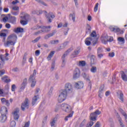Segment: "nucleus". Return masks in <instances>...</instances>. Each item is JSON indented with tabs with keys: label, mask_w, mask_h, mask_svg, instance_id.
<instances>
[{
	"label": "nucleus",
	"mask_w": 127,
	"mask_h": 127,
	"mask_svg": "<svg viewBox=\"0 0 127 127\" xmlns=\"http://www.w3.org/2000/svg\"><path fill=\"white\" fill-rule=\"evenodd\" d=\"M69 16L72 17V19L73 22H75L76 17H75V13H73V14H70Z\"/></svg>",
	"instance_id": "e433bc0d"
},
{
	"label": "nucleus",
	"mask_w": 127,
	"mask_h": 127,
	"mask_svg": "<svg viewBox=\"0 0 127 127\" xmlns=\"http://www.w3.org/2000/svg\"><path fill=\"white\" fill-rule=\"evenodd\" d=\"M61 108V105H57L55 108V112H58L59 109Z\"/></svg>",
	"instance_id": "58836bf2"
},
{
	"label": "nucleus",
	"mask_w": 127,
	"mask_h": 127,
	"mask_svg": "<svg viewBox=\"0 0 127 127\" xmlns=\"http://www.w3.org/2000/svg\"><path fill=\"white\" fill-rule=\"evenodd\" d=\"M82 77H83L84 79H85L87 81V82H90V78H89V74H87L86 73L84 72L82 74Z\"/></svg>",
	"instance_id": "b1692460"
},
{
	"label": "nucleus",
	"mask_w": 127,
	"mask_h": 127,
	"mask_svg": "<svg viewBox=\"0 0 127 127\" xmlns=\"http://www.w3.org/2000/svg\"><path fill=\"white\" fill-rule=\"evenodd\" d=\"M91 30L92 27H91V26L87 24L85 31L86 34H88V33H91Z\"/></svg>",
	"instance_id": "412c9836"
},
{
	"label": "nucleus",
	"mask_w": 127,
	"mask_h": 127,
	"mask_svg": "<svg viewBox=\"0 0 127 127\" xmlns=\"http://www.w3.org/2000/svg\"><path fill=\"white\" fill-rule=\"evenodd\" d=\"M61 108L65 113H70L72 111L71 107L67 104H62Z\"/></svg>",
	"instance_id": "39448f33"
},
{
	"label": "nucleus",
	"mask_w": 127,
	"mask_h": 127,
	"mask_svg": "<svg viewBox=\"0 0 127 127\" xmlns=\"http://www.w3.org/2000/svg\"><path fill=\"white\" fill-rule=\"evenodd\" d=\"M39 91H40V88H37L36 89V91L35 92V96H39L38 95V93H39Z\"/></svg>",
	"instance_id": "864d4df0"
},
{
	"label": "nucleus",
	"mask_w": 127,
	"mask_h": 127,
	"mask_svg": "<svg viewBox=\"0 0 127 127\" xmlns=\"http://www.w3.org/2000/svg\"><path fill=\"white\" fill-rule=\"evenodd\" d=\"M119 122L120 123L121 127H125V125H124V123H123V122H122V118H119Z\"/></svg>",
	"instance_id": "49530a36"
},
{
	"label": "nucleus",
	"mask_w": 127,
	"mask_h": 127,
	"mask_svg": "<svg viewBox=\"0 0 127 127\" xmlns=\"http://www.w3.org/2000/svg\"><path fill=\"white\" fill-rule=\"evenodd\" d=\"M26 85H27V79L25 78V79H24L23 82L21 85V87L20 89V92H21V91H23V90H24V89H25V86Z\"/></svg>",
	"instance_id": "ddd939ff"
},
{
	"label": "nucleus",
	"mask_w": 127,
	"mask_h": 127,
	"mask_svg": "<svg viewBox=\"0 0 127 127\" xmlns=\"http://www.w3.org/2000/svg\"><path fill=\"white\" fill-rule=\"evenodd\" d=\"M95 58H96L95 57V56L91 55V56L90 57L91 64H95Z\"/></svg>",
	"instance_id": "7c9ffc66"
},
{
	"label": "nucleus",
	"mask_w": 127,
	"mask_h": 127,
	"mask_svg": "<svg viewBox=\"0 0 127 127\" xmlns=\"http://www.w3.org/2000/svg\"><path fill=\"white\" fill-rule=\"evenodd\" d=\"M7 16H9V23L11 24H16V17L13 16H11L10 14H8Z\"/></svg>",
	"instance_id": "1a4fd4ad"
},
{
	"label": "nucleus",
	"mask_w": 127,
	"mask_h": 127,
	"mask_svg": "<svg viewBox=\"0 0 127 127\" xmlns=\"http://www.w3.org/2000/svg\"><path fill=\"white\" fill-rule=\"evenodd\" d=\"M32 14H37V15H40L43 13V11L42 10H33L32 11Z\"/></svg>",
	"instance_id": "4be33fe9"
},
{
	"label": "nucleus",
	"mask_w": 127,
	"mask_h": 127,
	"mask_svg": "<svg viewBox=\"0 0 127 127\" xmlns=\"http://www.w3.org/2000/svg\"><path fill=\"white\" fill-rule=\"evenodd\" d=\"M29 17V15L28 14H24V16H21L20 18L22 19H24V20H27L28 19V18Z\"/></svg>",
	"instance_id": "cd10ccee"
},
{
	"label": "nucleus",
	"mask_w": 127,
	"mask_h": 127,
	"mask_svg": "<svg viewBox=\"0 0 127 127\" xmlns=\"http://www.w3.org/2000/svg\"><path fill=\"white\" fill-rule=\"evenodd\" d=\"M1 115H7V108L4 106H2L0 109Z\"/></svg>",
	"instance_id": "dca6fc26"
},
{
	"label": "nucleus",
	"mask_w": 127,
	"mask_h": 127,
	"mask_svg": "<svg viewBox=\"0 0 127 127\" xmlns=\"http://www.w3.org/2000/svg\"><path fill=\"white\" fill-rule=\"evenodd\" d=\"M73 92V86L70 83H67L65 84L64 89L61 90L60 94L58 97L59 103H62L66 100L69 93H72Z\"/></svg>",
	"instance_id": "f257e3e1"
},
{
	"label": "nucleus",
	"mask_w": 127,
	"mask_h": 127,
	"mask_svg": "<svg viewBox=\"0 0 127 127\" xmlns=\"http://www.w3.org/2000/svg\"><path fill=\"white\" fill-rule=\"evenodd\" d=\"M14 32H15V33H21L23 32L24 30H23V28H22L18 27L16 29H14Z\"/></svg>",
	"instance_id": "aec40b11"
},
{
	"label": "nucleus",
	"mask_w": 127,
	"mask_h": 127,
	"mask_svg": "<svg viewBox=\"0 0 127 127\" xmlns=\"http://www.w3.org/2000/svg\"><path fill=\"white\" fill-rule=\"evenodd\" d=\"M55 68V62H53L52 63V65H51L52 71H53L54 70Z\"/></svg>",
	"instance_id": "09e8293b"
},
{
	"label": "nucleus",
	"mask_w": 127,
	"mask_h": 127,
	"mask_svg": "<svg viewBox=\"0 0 127 127\" xmlns=\"http://www.w3.org/2000/svg\"><path fill=\"white\" fill-rule=\"evenodd\" d=\"M85 123H86V119H84L82 122V123L79 125V127H84V125H85Z\"/></svg>",
	"instance_id": "6e6d98bb"
},
{
	"label": "nucleus",
	"mask_w": 127,
	"mask_h": 127,
	"mask_svg": "<svg viewBox=\"0 0 127 127\" xmlns=\"http://www.w3.org/2000/svg\"><path fill=\"white\" fill-rule=\"evenodd\" d=\"M9 19V16H5L3 18V21H4V22H6V21H8V22Z\"/></svg>",
	"instance_id": "37998d69"
},
{
	"label": "nucleus",
	"mask_w": 127,
	"mask_h": 127,
	"mask_svg": "<svg viewBox=\"0 0 127 127\" xmlns=\"http://www.w3.org/2000/svg\"><path fill=\"white\" fill-rule=\"evenodd\" d=\"M15 88H16V86H15V84L12 85L11 91H12V92H14L15 91Z\"/></svg>",
	"instance_id": "052dcab7"
},
{
	"label": "nucleus",
	"mask_w": 127,
	"mask_h": 127,
	"mask_svg": "<svg viewBox=\"0 0 127 127\" xmlns=\"http://www.w3.org/2000/svg\"><path fill=\"white\" fill-rule=\"evenodd\" d=\"M74 87L76 89H82L84 87V83L82 81H78L75 83Z\"/></svg>",
	"instance_id": "f8f14e48"
},
{
	"label": "nucleus",
	"mask_w": 127,
	"mask_h": 127,
	"mask_svg": "<svg viewBox=\"0 0 127 127\" xmlns=\"http://www.w3.org/2000/svg\"><path fill=\"white\" fill-rule=\"evenodd\" d=\"M11 13L12 14V15L16 16V15H18L19 13V11H11Z\"/></svg>",
	"instance_id": "ea45409f"
},
{
	"label": "nucleus",
	"mask_w": 127,
	"mask_h": 127,
	"mask_svg": "<svg viewBox=\"0 0 127 127\" xmlns=\"http://www.w3.org/2000/svg\"><path fill=\"white\" fill-rule=\"evenodd\" d=\"M79 66H81V67H84L86 65V62L84 61H80L79 63Z\"/></svg>",
	"instance_id": "c756f323"
},
{
	"label": "nucleus",
	"mask_w": 127,
	"mask_h": 127,
	"mask_svg": "<svg viewBox=\"0 0 127 127\" xmlns=\"http://www.w3.org/2000/svg\"><path fill=\"white\" fill-rule=\"evenodd\" d=\"M80 73L81 72L80 71V69H79V68H75L73 72V79H77V78H79V77H80Z\"/></svg>",
	"instance_id": "9b49d317"
},
{
	"label": "nucleus",
	"mask_w": 127,
	"mask_h": 127,
	"mask_svg": "<svg viewBox=\"0 0 127 127\" xmlns=\"http://www.w3.org/2000/svg\"><path fill=\"white\" fill-rule=\"evenodd\" d=\"M39 99V95H35L32 100V105H35L37 102V100Z\"/></svg>",
	"instance_id": "a211bd4d"
},
{
	"label": "nucleus",
	"mask_w": 127,
	"mask_h": 127,
	"mask_svg": "<svg viewBox=\"0 0 127 127\" xmlns=\"http://www.w3.org/2000/svg\"><path fill=\"white\" fill-rule=\"evenodd\" d=\"M6 119H7V118L6 117V115L1 114V116L0 117V123H5V121H6Z\"/></svg>",
	"instance_id": "6ab92c4d"
},
{
	"label": "nucleus",
	"mask_w": 127,
	"mask_h": 127,
	"mask_svg": "<svg viewBox=\"0 0 127 127\" xmlns=\"http://www.w3.org/2000/svg\"><path fill=\"white\" fill-rule=\"evenodd\" d=\"M97 37V33L96 32V31H93L91 34H90V37Z\"/></svg>",
	"instance_id": "f704fd0d"
},
{
	"label": "nucleus",
	"mask_w": 127,
	"mask_h": 127,
	"mask_svg": "<svg viewBox=\"0 0 127 127\" xmlns=\"http://www.w3.org/2000/svg\"><path fill=\"white\" fill-rule=\"evenodd\" d=\"M96 43H98V38L94 39V40H93L92 42L93 46H95Z\"/></svg>",
	"instance_id": "4d7b16f0"
},
{
	"label": "nucleus",
	"mask_w": 127,
	"mask_h": 127,
	"mask_svg": "<svg viewBox=\"0 0 127 127\" xmlns=\"http://www.w3.org/2000/svg\"><path fill=\"white\" fill-rule=\"evenodd\" d=\"M109 57H114V56H115V53L114 52H112V53H110L109 54Z\"/></svg>",
	"instance_id": "338daca9"
},
{
	"label": "nucleus",
	"mask_w": 127,
	"mask_h": 127,
	"mask_svg": "<svg viewBox=\"0 0 127 127\" xmlns=\"http://www.w3.org/2000/svg\"><path fill=\"white\" fill-rule=\"evenodd\" d=\"M120 31H121V29L117 27H115V30L113 32H120Z\"/></svg>",
	"instance_id": "bf43d9fd"
},
{
	"label": "nucleus",
	"mask_w": 127,
	"mask_h": 127,
	"mask_svg": "<svg viewBox=\"0 0 127 127\" xmlns=\"http://www.w3.org/2000/svg\"><path fill=\"white\" fill-rule=\"evenodd\" d=\"M54 53H55V51H52L51 53L49 54V56L47 57V60L49 61L51 60V58L53 57V56L54 55Z\"/></svg>",
	"instance_id": "a878e982"
},
{
	"label": "nucleus",
	"mask_w": 127,
	"mask_h": 127,
	"mask_svg": "<svg viewBox=\"0 0 127 127\" xmlns=\"http://www.w3.org/2000/svg\"><path fill=\"white\" fill-rule=\"evenodd\" d=\"M36 69H34L33 71V73L31 74L28 79L29 82H30L31 83V87L33 88L35 87V85H36Z\"/></svg>",
	"instance_id": "7ed1b4c3"
},
{
	"label": "nucleus",
	"mask_w": 127,
	"mask_h": 127,
	"mask_svg": "<svg viewBox=\"0 0 127 127\" xmlns=\"http://www.w3.org/2000/svg\"><path fill=\"white\" fill-rule=\"evenodd\" d=\"M40 38H41V37H37L34 41H33V42H35V43L37 42L39 40V39H40Z\"/></svg>",
	"instance_id": "69168bd1"
},
{
	"label": "nucleus",
	"mask_w": 127,
	"mask_h": 127,
	"mask_svg": "<svg viewBox=\"0 0 127 127\" xmlns=\"http://www.w3.org/2000/svg\"><path fill=\"white\" fill-rule=\"evenodd\" d=\"M35 0L36 1H37L38 2H39V3H40L41 4H43V5H45V6L47 5L45 2H44V1L41 0Z\"/></svg>",
	"instance_id": "a19ab883"
},
{
	"label": "nucleus",
	"mask_w": 127,
	"mask_h": 127,
	"mask_svg": "<svg viewBox=\"0 0 127 127\" xmlns=\"http://www.w3.org/2000/svg\"><path fill=\"white\" fill-rule=\"evenodd\" d=\"M90 71L92 73H96V72H97V67L92 66L90 69Z\"/></svg>",
	"instance_id": "72a5a7b5"
},
{
	"label": "nucleus",
	"mask_w": 127,
	"mask_h": 127,
	"mask_svg": "<svg viewBox=\"0 0 127 127\" xmlns=\"http://www.w3.org/2000/svg\"><path fill=\"white\" fill-rule=\"evenodd\" d=\"M52 92H53V87H51V88H50V91L48 93V94L50 95H52Z\"/></svg>",
	"instance_id": "e2e57ef3"
},
{
	"label": "nucleus",
	"mask_w": 127,
	"mask_h": 127,
	"mask_svg": "<svg viewBox=\"0 0 127 127\" xmlns=\"http://www.w3.org/2000/svg\"><path fill=\"white\" fill-rule=\"evenodd\" d=\"M68 45V42H64L62 46H60V48L59 50H60V49H64V48H65L66 47V46H67V45Z\"/></svg>",
	"instance_id": "bb28decb"
},
{
	"label": "nucleus",
	"mask_w": 127,
	"mask_h": 127,
	"mask_svg": "<svg viewBox=\"0 0 127 127\" xmlns=\"http://www.w3.org/2000/svg\"><path fill=\"white\" fill-rule=\"evenodd\" d=\"M80 53V50H78L77 51H74L73 53L72 54V55H78Z\"/></svg>",
	"instance_id": "13d9d810"
},
{
	"label": "nucleus",
	"mask_w": 127,
	"mask_h": 127,
	"mask_svg": "<svg viewBox=\"0 0 127 127\" xmlns=\"http://www.w3.org/2000/svg\"><path fill=\"white\" fill-rule=\"evenodd\" d=\"M50 43L52 45L58 44V43H59V40H52L50 41Z\"/></svg>",
	"instance_id": "473e14b6"
},
{
	"label": "nucleus",
	"mask_w": 127,
	"mask_h": 127,
	"mask_svg": "<svg viewBox=\"0 0 127 127\" xmlns=\"http://www.w3.org/2000/svg\"><path fill=\"white\" fill-rule=\"evenodd\" d=\"M122 73L121 74V77L122 78V79L123 81H125V82H127V71L124 72V71H122Z\"/></svg>",
	"instance_id": "f3484780"
},
{
	"label": "nucleus",
	"mask_w": 127,
	"mask_h": 127,
	"mask_svg": "<svg viewBox=\"0 0 127 127\" xmlns=\"http://www.w3.org/2000/svg\"><path fill=\"white\" fill-rule=\"evenodd\" d=\"M93 40V38L92 37H87L86 38L85 40V43L87 46H90L91 45V41Z\"/></svg>",
	"instance_id": "2eb2a0df"
},
{
	"label": "nucleus",
	"mask_w": 127,
	"mask_h": 127,
	"mask_svg": "<svg viewBox=\"0 0 127 127\" xmlns=\"http://www.w3.org/2000/svg\"><path fill=\"white\" fill-rule=\"evenodd\" d=\"M116 74H114L112 77V84H114V83H115V82H116Z\"/></svg>",
	"instance_id": "8fccbe9b"
},
{
	"label": "nucleus",
	"mask_w": 127,
	"mask_h": 127,
	"mask_svg": "<svg viewBox=\"0 0 127 127\" xmlns=\"http://www.w3.org/2000/svg\"><path fill=\"white\" fill-rule=\"evenodd\" d=\"M102 52H103V48L100 47L98 48V49H97L98 54H100V53H102Z\"/></svg>",
	"instance_id": "3c124183"
},
{
	"label": "nucleus",
	"mask_w": 127,
	"mask_h": 127,
	"mask_svg": "<svg viewBox=\"0 0 127 127\" xmlns=\"http://www.w3.org/2000/svg\"><path fill=\"white\" fill-rule=\"evenodd\" d=\"M20 23L22 24V25H26V24H27V21L22 20L20 21Z\"/></svg>",
	"instance_id": "603ef678"
},
{
	"label": "nucleus",
	"mask_w": 127,
	"mask_h": 127,
	"mask_svg": "<svg viewBox=\"0 0 127 127\" xmlns=\"http://www.w3.org/2000/svg\"><path fill=\"white\" fill-rule=\"evenodd\" d=\"M8 39L9 40L4 42V46L5 47H8L9 46H14L16 43V41L17 40V36L15 34H13L10 35Z\"/></svg>",
	"instance_id": "f03ea898"
},
{
	"label": "nucleus",
	"mask_w": 127,
	"mask_h": 127,
	"mask_svg": "<svg viewBox=\"0 0 127 127\" xmlns=\"http://www.w3.org/2000/svg\"><path fill=\"white\" fill-rule=\"evenodd\" d=\"M29 107V104H28V99L26 98L25 101L22 103L21 105V109L22 111H25L26 109H28Z\"/></svg>",
	"instance_id": "423d86ee"
},
{
	"label": "nucleus",
	"mask_w": 127,
	"mask_h": 127,
	"mask_svg": "<svg viewBox=\"0 0 127 127\" xmlns=\"http://www.w3.org/2000/svg\"><path fill=\"white\" fill-rule=\"evenodd\" d=\"M98 6H99V3H97L95 5L94 9L95 12H97V11H98Z\"/></svg>",
	"instance_id": "a18cd8bd"
},
{
	"label": "nucleus",
	"mask_w": 127,
	"mask_h": 127,
	"mask_svg": "<svg viewBox=\"0 0 127 127\" xmlns=\"http://www.w3.org/2000/svg\"><path fill=\"white\" fill-rule=\"evenodd\" d=\"M73 50V48H70L68 50H67L64 54V55L62 57V66H64L65 65V58H66V56H67L68 54V53H70L71 51Z\"/></svg>",
	"instance_id": "0eeeda50"
},
{
	"label": "nucleus",
	"mask_w": 127,
	"mask_h": 127,
	"mask_svg": "<svg viewBox=\"0 0 127 127\" xmlns=\"http://www.w3.org/2000/svg\"><path fill=\"white\" fill-rule=\"evenodd\" d=\"M72 117H73V114H69L68 116L65 117L64 121H65V122H67V121H68V119H69V118H72Z\"/></svg>",
	"instance_id": "4c0bfd02"
},
{
	"label": "nucleus",
	"mask_w": 127,
	"mask_h": 127,
	"mask_svg": "<svg viewBox=\"0 0 127 127\" xmlns=\"http://www.w3.org/2000/svg\"><path fill=\"white\" fill-rule=\"evenodd\" d=\"M109 28H110L111 31H112L113 32H114V31H115V27H113V26H110L109 27Z\"/></svg>",
	"instance_id": "774afa93"
},
{
	"label": "nucleus",
	"mask_w": 127,
	"mask_h": 127,
	"mask_svg": "<svg viewBox=\"0 0 127 127\" xmlns=\"http://www.w3.org/2000/svg\"><path fill=\"white\" fill-rule=\"evenodd\" d=\"M5 74V70L4 69H2L0 70V77H2L3 75Z\"/></svg>",
	"instance_id": "c03bdc74"
},
{
	"label": "nucleus",
	"mask_w": 127,
	"mask_h": 127,
	"mask_svg": "<svg viewBox=\"0 0 127 127\" xmlns=\"http://www.w3.org/2000/svg\"><path fill=\"white\" fill-rule=\"evenodd\" d=\"M120 94H119V99L122 102V103H124V93L122 91H119Z\"/></svg>",
	"instance_id": "393cba45"
},
{
	"label": "nucleus",
	"mask_w": 127,
	"mask_h": 127,
	"mask_svg": "<svg viewBox=\"0 0 127 127\" xmlns=\"http://www.w3.org/2000/svg\"><path fill=\"white\" fill-rule=\"evenodd\" d=\"M118 40L119 42H121L122 44H125V38L122 37H119L118 38Z\"/></svg>",
	"instance_id": "c85d7f7f"
},
{
	"label": "nucleus",
	"mask_w": 127,
	"mask_h": 127,
	"mask_svg": "<svg viewBox=\"0 0 127 127\" xmlns=\"http://www.w3.org/2000/svg\"><path fill=\"white\" fill-rule=\"evenodd\" d=\"M55 123H56V121L55 119H54L52 122H51V126L52 127H54V126H55Z\"/></svg>",
	"instance_id": "5fc2aeb1"
},
{
	"label": "nucleus",
	"mask_w": 127,
	"mask_h": 127,
	"mask_svg": "<svg viewBox=\"0 0 127 127\" xmlns=\"http://www.w3.org/2000/svg\"><path fill=\"white\" fill-rule=\"evenodd\" d=\"M108 38L109 36H108V35L106 34L102 35L101 37L102 43H104V44H107V43H108V41H109Z\"/></svg>",
	"instance_id": "9d476101"
},
{
	"label": "nucleus",
	"mask_w": 127,
	"mask_h": 127,
	"mask_svg": "<svg viewBox=\"0 0 127 127\" xmlns=\"http://www.w3.org/2000/svg\"><path fill=\"white\" fill-rule=\"evenodd\" d=\"M12 9H13V10H16L17 11H19V7L17 6H13L12 8Z\"/></svg>",
	"instance_id": "de8ad7c7"
},
{
	"label": "nucleus",
	"mask_w": 127,
	"mask_h": 127,
	"mask_svg": "<svg viewBox=\"0 0 127 127\" xmlns=\"http://www.w3.org/2000/svg\"><path fill=\"white\" fill-rule=\"evenodd\" d=\"M26 56H27V53H25L23 58V62L24 63H25V62L26 61Z\"/></svg>",
	"instance_id": "79ce46f5"
},
{
	"label": "nucleus",
	"mask_w": 127,
	"mask_h": 127,
	"mask_svg": "<svg viewBox=\"0 0 127 127\" xmlns=\"http://www.w3.org/2000/svg\"><path fill=\"white\" fill-rule=\"evenodd\" d=\"M94 127H101V124H100V122H97L95 125L94 126Z\"/></svg>",
	"instance_id": "0e129e2a"
},
{
	"label": "nucleus",
	"mask_w": 127,
	"mask_h": 127,
	"mask_svg": "<svg viewBox=\"0 0 127 127\" xmlns=\"http://www.w3.org/2000/svg\"><path fill=\"white\" fill-rule=\"evenodd\" d=\"M3 57V55H0V59L3 62V64H4V61H8V58H5V59L2 58Z\"/></svg>",
	"instance_id": "2f4dec72"
},
{
	"label": "nucleus",
	"mask_w": 127,
	"mask_h": 127,
	"mask_svg": "<svg viewBox=\"0 0 127 127\" xmlns=\"http://www.w3.org/2000/svg\"><path fill=\"white\" fill-rule=\"evenodd\" d=\"M18 113H19V108H16L14 112V120L15 121H18V119H19V115L17 114Z\"/></svg>",
	"instance_id": "4468645a"
},
{
	"label": "nucleus",
	"mask_w": 127,
	"mask_h": 127,
	"mask_svg": "<svg viewBox=\"0 0 127 127\" xmlns=\"http://www.w3.org/2000/svg\"><path fill=\"white\" fill-rule=\"evenodd\" d=\"M45 15L48 22H49L50 23H51V22H52V19H51V18H55V15L51 12H50L48 14H46Z\"/></svg>",
	"instance_id": "6e6552de"
},
{
	"label": "nucleus",
	"mask_w": 127,
	"mask_h": 127,
	"mask_svg": "<svg viewBox=\"0 0 127 127\" xmlns=\"http://www.w3.org/2000/svg\"><path fill=\"white\" fill-rule=\"evenodd\" d=\"M8 78V76L7 75H4L3 77L1 78L2 81H3V82H5V80Z\"/></svg>",
	"instance_id": "680f3d73"
},
{
	"label": "nucleus",
	"mask_w": 127,
	"mask_h": 127,
	"mask_svg": "<svg viewBox=\"0 0 127 127\" xmlns=\"http://www.w3.org/2000/svg\"><path fill=\"white\" fill-rule=\"evenodd\" d=\"M15 126H16V123H15V121H12L10 122V127H15Z\"/></svg>",
	"instance_id": "c9c22d12"
},
{
	"label": "nucleus",
	"mask_w": 127,
	"mask_h": 127,
	"mask_svg": "<svg viewBox=\"0 0 127 127\" xmlns=\"http://www.w3.org/2000/svg\"><path fill=\"white\" fill-rule=\"evenodd\" d=\"M56 33V31H54L52 33L47 34L45 36V39H48V38H50V37H52V36H53V35H54Z\"/></svg>",
	"instance_id": "5701e85b"
},
{
	"label": "nucleus",
	"mask_w": 127,
	"mask_h": 127,
	"mask_svg": "<svg viewBox=\"0 0 127 127\" xmlns=\"http://www.w3.org/2000/svg\"><path fill=\"white\" fill-rule=\"evenodd\" d=\"M101 114L102 112L99 110H96L94 112L91 113L89 116L90 121H92L93 122L97 121V118H98V116L101 115Z\"/></svg>",
	"instance_id": "20e7f679"
}]
</instances>
